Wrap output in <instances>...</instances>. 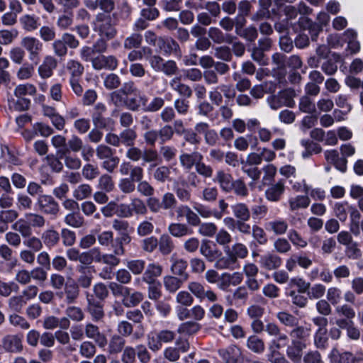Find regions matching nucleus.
<instances>
[{
  "label": "nucleus",
  "instance_id": "f257e3e1",
  "mask_svg": "<svg viewBox=\"0 0 363 363\" xmlns=\"http://www.w3.org/2000/svg\"><path fill=\"white\" fill-rule=\"evenodd\" d=\"M116 25L114 16L99 13L96 16L95 30L100 37L105 38L107 40L113 39L116 35Z\"/></svg>",
  "mask_w": 363,
  "mask_h": 363
},
{
  "label": "nucleus",
  "instance_id": "f03ea898",
  "mask_svg": "<svg viewBox=\"0 0 363 363\" xmlns=\"http://www.w3.org/2000/svg\"><path fill=\"white\" fill-rule=\"evenodd\" d=\"M21 46L28 52L32 62H38L43 49V43L37 38L26 36L22 38Z\"/></svg>",
  "mask_w": 363,
  "mask_h": 363
},
{
  "label": "nucleus",
  "instance_id": "7ed1b4c3",
  "mask_svg": "<svg viewBox=\"0 0 363 363\" xmlns=\"http://www.w3.org/2000/svg\"><path fill=\"white\" fill-rule=\"evenodd\" d=\"M157 48L165 56L174 55L177 57H181L182 55L179 43L170 36H160Z\"/></svg>",
  "mask_w": 363,
  "mask_h": 363
},
{
  "label": "nucleus",
  "instance_id": "20e7f679",
  "mask_svg": "<svg viewBox=\"0 0 363 363\" xmlns=\"http://www.w3.org/2000/svg\"><path fill=\"white\" fill-rule=\"evenodd\" d=\"M189 291L201 301L207 299L209 302L218 300L217 294L211 289H206L203 284L199 281H190L188 284Z\"/></svg>",
  "mask_w": 363,
  "mask_h": 363
},
{
  "label": "nucleus",
  "instance_id": "39448f33",
  "mask_svg": "<svg viewBox=\"0 0 363 363\" xmlns=\"http://www.w3.org/2000/svg\"><path fill=\"white\" fill-rule=\"evenodd\" d=\"M106 107L103 103H97L91 113V119L94 125L97 128H108L113 125L114 121L111 118L104 117Z\"/></svg>",
  "mask_w": 363,
  "mask_h": 363
},
{
  "label": "nucleus",
  "instance_id": "423d86ee",
  "mask_svg": "<svg viewBox=\"0 0 363 363\" xmlns=\"http://www.w3.org/2000/svg\"><path fill=\"white\" fill-rule=\"evenodd\" d=\"M36 204L39 210L45 214L56 216L60 212L58 203L50 195H40Z\"/></svg>",
  "mask_w": 363,
  "mask_h": 363
},
{
  "label": "nucleus",
  "instance_id": "0eeeda50",
  "mask_svg": "<svg viewBox=\"0 0 363 363\" xmlns=\"http://www.w3.org/2000/svg\"><path fill=\"white\" fill-rule=\"evenodd\" d=\"M86 300L87 302L86 311L91 316L92 320L95 322L101 320L105 315L104 305L101 302L89 292L86 294Z\"/></svg>",
  "mask_w": 363,
  "mask_h": 363
},
{
  "label": "nucleus",
  "instance_id": "6e6552de",
  "mask_svg": "<svg viewBox=\"0 0 363 363\" xmlns=\"http://www.w3.org/2000/svg\"><path fill=\"white\" fill-rule=\"evenodd\" d=\"M0 345L5 352L10 353H20L23 349L21 338L13 334L4 335L1 340Z\"/></svg>",
  "mask_w": 363,
  "mask_h": 363
},
{
  "label": "nucleus",
  "instance_id": "1a4fd4ad",
  "mask_svg": "<svg viewBox=\"0 0 363 363\" xmlns=\"http://www.w3.org/2000/svg\"><path fill=\"white\" fill-rule=\"evenodd\" d=\"M84 333L85 336L88 339L93 340L99 347L104 348L107 345L106 336L100 331L97 325L91 323H86L84 325Z\"/></svg>",
  "mask_w": 363,
  "mask_h": 363
},
{
  "label": "nucleus",
  "instance_id": "9d476101",
  "mask_svg": "<svg viewBox=\"0 0 363 363\" xmlns=\"http://www.w3.org/2000/svg\"><path fill=\"white\" fill-rule=\"evenodd\" d=\"M125 245L116 239L111 242V252L106 253L111 269L117 267L121 263L120 257L125 254Z\"/></svg>",
  "mask_w": 363,
  "mask_h": 363
},
{
  "label": "nucleus",
  "instance_id": "9b49d317",
  "mask_svg": "<svg viewBox=\"0 0 363 363\" xmlns=\"http://www.w3.org/2000/svg\"><path fill=\"white\" fill-rule=\"evenodd\" d=\"M306 348V344L298 340H291V344L286 347V355L294 363H299L303 357V351Z\"/></svg>",
  "mask_w": 363,
  "mask_h": 363
},
{
  "label": "nucleus",
  "instance_id": "f8f14e48",
  "mask_svg": "<svg viewBox=\"0 0 363 363\" xmlns=\"http://www.w3.org/2000/svg\"><path fill=\"white\" fill-rule=\"evenodd\" d=\"M284 191L285 182L283 179H279L266 189L264 196L266 199L270 202H278L281 200Z\"/></svg>",
  "mask_w": 363,
  "mask_h": 363
},
{
  "label": "nucleus",
  "instance_id": "ddd939ff",
  "mask_svg": "<svg viewBox=\"0 0 363 363\" xmlns=\"http://www.w3.org/2000/svg\"><path fill=\"white\" fill-rule=\"evenodd\" d=\"M208 38L216 44H231L236 38L230 34L223 33L217 27H211L208 30Z\"/></svg>",
  "mask_w": 363,
  "mask_h": 363
},
{
  "label": "nucleus",
  "instance_id": "4468645a",
  "mask_svg": "<svg viewBox=\"0 0 363 363\" xmlns=\"http://www.w3.org/2000/svg\"><path fill=\"white\" fill-rule=\"evenodd\" d=\"M281 263V258L274 253H267L262 255L259 260L261 267L269 271L277 269Z\"/></svg>",
  "mask_w": 363,
  "mask_h": 363
},
{
  "label": "nucleus",
  "instance_id": "2eb2a0df",
  "mask_svg": "<svg viewBox=\"0 0 363 363\" xmlns=\"http://www.w3.org/2000/svg\"><path fill=\"white\" fill-rule=\"evenodd\" d=\"M203 159V155L197 151L191 153L182 152L179 155V162L182 167L187 170H190L194 166L196 167L199 161Z\"/></svg>",
  "mask_w": 363,
  "mask_h": 363
},
{
  "label": "nucleus",
  "instance_id": "dca6fc26",
  "mask_svg": "<svg viewBox=\"0 0 363 363\" xmlns=\"http://www.w3.org/2000/svg\"><path fill=\"white\" fill-rule=\"evenodd\" d=\"M57 66V60L52 56L48 55L43 62L39 66L38 71L42 78L48 79L52 75L53 70Z\"/></svg>",
  "mask_w": 363,
  "mask_h": 363
},
{
  "label": "nucleus",
  "instance_id": "f3484780",
  "mask_svg": "<svg viewBox=\"0 0 363 363\" xmlns=\"http://www.w3.org/2000/svg\"><path fill=\"white\" fill-rule=\"evenodd\" d=\"M218 353L225 363H237L242 354L240 349L236 345L220 349Z\"/></svg>",
  "mask_w": 363,
  "mask_h": 363
},
{
  "label": "nucleus",
  "instance_id": "a211bd4d",
  "mask_svg": "<svg viewBox=\"0 0 363 363\" xmlns=\"http://www.w3.org/2000/svg\"><path fill=\"white\" fill-rule=\"evenodd\" d=\"M213 181L218 184L224 192H230V186H233V178L230 174L225 172L223 169H218Z\"/></svg>",
  "mask_w": 363,
  "mask_h": 363
},
{
  "label": "nucleus",
  "instance_id": "6ab92c4d",
  "mask_svg": "<svg viewBox=\"0 0 363 363\" xmlns=\"http://www.w3.org/2000/svg\"><path fill=\"white\" fill-rule=\"evenodd\" d=\"M341 60L340 55L333 52L330 57L321 64L322 71L327 75H333L337 70V63Z\"/></svg>",
  "mask_w": 363,
  "mask_h": 363
},
{
  "label": "nucleus",
  "instance_id": "aec40b11",
  "mask_svg": "<svg viewBox=\"0 0 363 363\" xmlns=\"http://www.w3.org/2000/svg\"><path fill=\"white\" fill-rule=\"evenodd\" d=\"M171 89L177 91L182 99H189L192 96L191 88L184 83H182L179 77H174L169 82Z\"/></svg>",
  "mask_w": 363,
  "mask_h": 363
},
{
  "label": "nucleus",
  "instance_id": "412c9836",
  "mask_svg": "<svg viewBox=\"0 0 363 363\" xmlns=\"http://www.w3.org/2000/svg\"><path fill=\"white\" fill-rule=\"evenodd\" d=\"M108 345V353L116 355L121 353L125 345V340L121 335L115 334L111 337Z\"/></svg>",
  "mask_w": 363,
  "mask_h": 363
},
{
  "label": "nucleus",
  "instance_id": "4be33fe9",
  "mask_svg": "<svg viewBox=\"0 0 363 363\" xmlns=\"http://www.w3.org/2000/svg\"><path fill=\"white\" fill-rule=\"evenodd\" d=\"M57 155L63 157L65 165L69 169H79L82 165L81 160L77 156L72 155L68 152V150H57Z\"/></svg>",
  "mask_w": 363,
  "mask_h": 363
},
{
  "label": "nucleus",
  "instance_id": "5701e85b",
  "mask_svg": "<svg viewBox=\"0 0 363 363\" xmlns=\"http://www.w3.org/2000/svg\"><path fill=\"white\" fill-rule=\"evenodd\" d=\"M64 294L65 295L66 303L72 304L75 303L79 296L78 284L73 280L67 282L65 285Z\"/></svg>",
  "mask_w": 363,
  "mask_h": 363
},
{
  "label": "nucleus",
  "instance_id": "b1692460",
  "mask_svg": "<svg viewBox=\"0 0 363 363\" xmlns=\"http://www.w3.org/2000/svg\"><path fill=\"white\" fill-rule=\"evenodd\" d=\"M77 270L80 275L77 279V284H78L79 288L82 287L83 289H88L91 286L93 275L91 272L86 269V267L82 265H79L77 267Z\"/></svg>",
  "mask_w": 363,
  "mask_h": 363
},
{
  "label": "nucleus",
  "instance_id": "393cba45",
  "mask_svg": "<svg viewBox=\"0 0 363 363\" xmlns=\"http://www.w3.org/2000/svg\"><path fill=\"white\" fill-rule=\"evenodd\" d=\"M277 340H272L271 342L269 349L271 351V355L269 357V360L271 362V359L278 358L276 357L277 354H279L278 350H280L283 346H285L289 341L288 335L279 333L277 337ZM280 356H279V357Z\"/></svg>",
  "mask_w": 363,
  "mask_h": 363
},
{
  "label": "nucleus",
  "instance_id": "a878e982",
  "mask_svg": "<svg viewBox=\"0 0 363 363\" xmlns=\"http://www.w3.org/2000/svg\"><path fill=\"white\" fill-rule=\"evenodd\" d=\"M332 363H354L355 357L350 352L340 353L336 348H333L329 354Z\"/></svg>",
  "mask_w": 363,
  "mask_h": 363
},
{
  "label": "nucleus",
  "instance_id": "bb28decb",
  "mask_svg": "<svg viewBox=\"0 0 363 363\" xmlns=\"http://www.w3.org/2000/svg\"><path fill=\"white\" fill-rule=\"evenodd\" d=\"M231 210L234 217L238 220H249L250 219V209L245 203H235L231 206Z\"/></svg>",
  "mask_w": 363,
  "mask_h": 363
},
{
  "label": "nucleus",
  "instance_id": "cd10ccee",
  "mask_svg": "<svg viewBox=\"0 0 363 363\" xmlns=\"http://www.w3.org/2000/svg\"><path fill=\"white\" fill-rule=\"evenodd\" d=\"M18 217L15 210L0 211V233L6 232L9 228V223L13 222Z\"/></svg>",
  "mask_w": 363,
  "mask_h": 363
},
{
  "label": "nucleus",
  "instance_id": "c85d7f7f",
  "mask_svg": "<svg viewBox=\"0 0 363 363\" xmlns=\"http://www.w3.org/2000/svg\"><path fill=\"white\" fill-rule=\"evenodd\" d=\"M288 202L290 211L294 212L299 209L308 208L310 205L311 199L306 195H298L291 197Z\"/></svg>",
  "mask_w": 363,
  "mask_h": 363
},
{
  "label": "nucleus",
  "instance_id": "c756f323",
  "mask_svg": "<svg viewBox=\"0 0 363 363\" xmlns=\"http://www.w3.org/2000/svg\"><path fill=\"white\" fill-rule=\"evenodd\" d=\"M19 23L23 30L28 32L35 30L40 23L39 18L34 14H24L19 18Z\"/></svg>",
  "mask_w": 363,
  "mask_h": 363
},
{
  "label": "nucleus",
  "instance_id": "7c9ffc66",
  "mask_svg": "<svg viewBox=\"0 0 363 363\" xmlns=\"http://www.w3.org/2000/svg\"><path fill=\"white\" fill-rule=\"evenodd\" d=\"M43 243L48 247L51 248L55 247L60 242V233L50 228L45 230L41 235Z\"/></svg>",
  "mask_w": 363,
  "mask_h": 363
},
{
  "label": "nucleus",
  "instance_id": "2f4dec72",
  "mask_svg": "<svg viewBox=\"0 0 363 363\" xmlns=\"http://www.w3.org/2000/svg\"><path fill=\"white\" fill-rule=\"evenodd\" d=\"M200 252L208 262H214L222 255V252L216 247H212L208 241L201 243Z\"/></svg>",
  "mask_w": 363,
  "mask_h": 363
},
{
  "label": "nucleus",
  "instance_id": "473e14b6",
  "mask_svg": "<svg viewBox=\"0 0 363 363\" xmlns=\"http://www.w3.org/2000/svg\"><path fill=\"white\" fill-rule=\"evenodd\" d=\"M214 267L218 270L230 269L233 270L235 269L237 262L230 253H225V256L223 255L215 260Z\"/></svg>",
  "mask_w": 363,
  "mask_h": 363
},
{
  "label": "nucleus",
  "instance_id": "72a5a7b5",
  "mask_svg": "<svg viewBox=\"0 0 363 363\" xmlns=\"http://www.w3.org/2000/svg\"><path fill=\"white\" fill-rule=\"evenodd\" d=\"M169 233L175 238H182L192 234V230L185 223H173L168 227Z\"/></svg>",
  "mask_w": 363,
  "mask_h": 363
},
{
  "label": "nucleus",
  "instance_id": "f704fd0d",
  "mask_svg": "<svg viewBox=\"0 0 363 363\" xmlns=\"http://www.w3.org/2000/svg\"><path fill=\"white\" fill-rule=\"evenodd\" d=\"M11 228L25 240L33 235L31 225L28 223V220L24 219L18 220L12 225Z\"/></svg>",
  "mask_w": 363,
  "mask_h": 363
},
{
  "label": "nucleus",
  "instance_id": "c9c22d12",
  "mask_svg": "<svg viewBox=\"0 0 363 363\" xmlns=\"http://www.w3.org/2000/svg\"><path fill=\"white\" fill-rule=\"evenodd\" d=\"M344 40L347 43V50L351 54L359 51L360 45L357 40V33L352 29H348L343 33Z\"/></svg>",
  "mask_w": 363,
  "mask_h": 363
},
{
  "label": "nucleus",
  "instance_id": "e433bc0d",
  "mask_svg": "<svg viewBox=\"0 0 363 363\" xmlns=\"http://www.w3.org/2000/svg\"><path fill=\"white\" fill-rule=\"evenodd\" d=\"M225 253H230L235 261L238 262V259H245L248 255L247 247L241 242H235L231 247L225 250Z\"/></svg>",
  "mask_w": 363,
  "mask_h": 363
},
{
  "label": "nucleus",
  "instance_id": "4c0bfd02",
  "mask_svg": "<svg viewBox=\"0 0 363 363\" xmlns=\"http://www.w3.org/2000/svg\"><path fill=\"white\" fill-rule=\"evenodd\" d=\"M66 69L69 74V79H81L84 71V67L82 63L75 60H68L66 64Z\"/></svg>",
  "mask_w": 363,
  "mask_h": 363
},
{
  "label": "nucleus",
  "instance_id": "58836bf2",
  "mask_svg": "<svg viewBox=\"0 0 363 363\" xmlns=\"http://www.w3.org/2000/svg\"><path fill=\"white\" fill-rule=\"evenodd\" d=\"M121 145L125 147L133 146L138 138V134L133 128H125L120 133Z\"/></svg>",
  "mask_w": 363,
  "mask_h": 363
},
{
  "label": "nucleus",
  "instance_id": "ea45409f",
  "mask_svg": "<svg viewBox=\"0 0 363 363\" xmlns=\"http://www.w3.org/2000/svg\"><path fill=\"white\" fill-rule=\"evenodd\" d=\"M201 326L196 321L189 320L181 323L177 328V333L180 335H192L200 330Z\"/></svg>",
  "mask_w": 363,
  "mask_h": 363
},
{
  "label": "nucleus",
  "instance_id": "a19ab883",
  "mask_svg": "<svg viewBox=\"0 0 363 363\" xmlns=\"http://www.w3.org/2000/svg\"><path fill=\"white\" fill-rule=\"evenodd\" d=\"M187 266V262L180 259L173 263L171 267V271L174 275L179 276L182 280L187 281L189 277L186 272Z\"/></svg>",
  "mask_w": 363,
  "mask_h": 363
},
{
  "label": "nucleus",
  "instance_id": "79ce46f5",
  "mask_svg": "<svg viewBox=\"0 0 363 363\" xmlns=\"http://www.w3.org/2000/svg\"><path fill=\"white\" fill-rule=\"evenodd\" d=\"M96 345L91 341H83L79 347V354L86 359H91L96 353Z\"/></svg>",
  "mask_w": 363,
  "mask_h": 363
},
{
  "label": "nucleus",
  "instance_id": "37998d69",
  "mask_svg": "<svg viewBox=\"0 0 363 363\" xmlns=\"http://www.w3.org/2000/svg\"><path fill=\"white\" fill-rule=\"evenodd\" d=\"M162 267L161 265L154 263L150 264L143 274V280L148 284H151L156 277L162 274Z\"/></svg>",
  "mask_w": 363,
  "mask_h": 363
},
{
  "label": "nucleus",
  "instance_id": "c03bdc74",
  "mask_svg": "<svg viewBox=\"0 0 363 363\" xmlns=\"http://www.w3.org/2000/svg\"><path fill=\"white\" fill-rule=\"evenodd\" d=\"M267 230L272 231L277 235H284L288 229V223L284 220H274L267 223Z\"/></svg>",
  "mask_w": 363,
  "mask_h": 363
},
{
  "label": "nucleus",
  "instance_id": "a18cd8bd",
  "mask_svg": "<svg viewBox=\"0 0 363 363\" xmlns=\"http://www.w3.org/2000/svg\"><path fill=\"white\" fill-rule=\"evenodd\" d=\"M186 281L174 276H166L163 279L164 288L169 293L176 292Z\"/></svg>",
  "mask_w": 363,
  "mask_h": 363
},
{
  "label": "nucleus",
  "instance_id": "49530a36",
  "mask_svg": "<svg viewBox=\"0 0 363 363\" xmlns=\"http://www.w3.org/2000/svg\"><path fill=\"white\" fill-rule=\"evenodd\" d=\"M64 222L69 226L74 228H79L84 226V219L79 212L74 211L67 214Z\"/></svg>",
  "mask_w": 363,
  "mask_h": 363
},
{
  "label": "nucleus",
  "instance_id": "de8ad7c7",
  "mask_svg": "<svg viewBox=\"0 0 363 363\" xmlns=\"http://www.w3.org/2000/svg\"><path fill=\"white\" fill-rule=\"evenodd\" d=\"M92 194V189L88 184H82L73 191L72 196L77 201H82L89 198Z\"/></svg>",
  "mask_w": 363,
  "mask_h": 363
},
{
  "label": "nucleus",
  "instance_id": "09e8293b",
  "mask_svg": "<svg viewBox=\"0 0 363 363\" xmlns=\"http://www.w3.org/2000/svg\"><path fill=\"white\" fill-rule=\"evenodd\" d=\"M276 316L278 320L286 327L293 328L298 324V319L287 311H279Z\"/></svg>",
  "mask_w": 363,
  "mask_h": 363
},
{
  "label": "nucleus",
  "instance_id": "8fccbe9b",
  "mask_svg": "<svg viewBox=\"0 0 363 363\" xmlns=\"http://www.w3.org/2000/svg\"><path fill=\"white\" fill-rule=\"evenodd\" d=\"M301 144L305 147V150L302 152V157L303 158H308L311 156L313 153L318 154L322 151V147L320 145L310 140H302Z\"/></svg>",
  "mask_w": 363,
  "mask_h": 363
},
{
  "label": "nucleus",
  "instance_id": "3c124183",
  "mask_svg": "<svg viewBox=\"0 0 363 363\" xmlns=\"http://www.w3.org/2000/svg\"><path fill=\"white\" fill-rule=\"evenodd\" d=\"M27 302L21 295L13 296L8 301L9 309L14 313H21Z\"/></svg>",
  "mask_w": 363,
  "mask_h": 363
},
{
  "label": "nucleus",
  "instance_id": "603ef678",
  "mask_svg": "<svg viewBox=\"0 0 363 363\" xmlns=\"http://www.w3.org/2000/svg\"><path fill=\"white\" fill-rule=\"evenodd\" d=\"M17 99H9V106L10 109L17 111H24L29 108L30 100L25 97H16Z\"/></svg>",
  "mask_w": 363,
  "mask_h": 363
},
{
  "label": "nucleus",
  "instance_id": "864d4df0",
  "mask_svg": "<svg viewBox=\"0 0 363 363\" xmlns=\"http://www.w3.org/2000/svg\"><path fill=\"white\" fill-rule=\"evenodd\" d=\"M350 220L351 223L350 225V230L352 234L355 236H358L360 234V228H359V219H360V213L359 212L354 208L350 206Z\"/></svg>",
  "mask_w": 363,
  "mask_h": 363
},
{
  "label": "nucleus",
  "instance_id": "5fc2aeb1",
  "mask_svg": "<svg viewBox=\"0 0 363 363\" xmlns=\"http://www.w3.org/2000/svg\"><path fill=\"white\" fill-rule=\"evenodd\" d=\"M18 313H13L9 316V323L15 327L19 328L21 330H28L30 327V323L23 316L18 314Z\"/></svg>",
  "mask_w": 363,
  "mask_h": 363
},
{
  "label": "nucleus",
  "instance_id": "6e6d98bb",
  "mask_svg": "<svg viewBox=\"0 0 363 363\" xmlns=\"http://www.w3.org/2000/svg\"><path fill=\"white\" fill-rule=\"evenodd\" d=\"M158 246L162 255L170 254L174 247L172 238L167 234L160 236L158 240Z\"/></svg>",
  "mask_w": 363,
  "mask_h": 363
},
{
  "label": "nucleus",
  "instance_id": "4d7b16f0",
  "mask_svg": "<svg viewBox=\"0 0 363 363\" xmlns=\"http://www.w3.org/2000/svg\"><path fill=\"white\" fill-rule=\"evenodd\" d=\"M216 242L224 247V250L229 248V244L232 242V235L224 228L220 229L215 235Z\"/></svg>",
  "mask_w": 363,
  "mask_h": 363
},
{
  "label": "nucleus",
  "instance_id": "13d9d810",
  "mask_svg": "<svg viewBox=\"0 0 363 363\" xmlns=\"http://www.w3.org/2000/svg\"><path fill=\"white\" fill-rule=\"evenodd\" d=\"M253 239L260 245H265L268 242V238L264 229L257 225H252L251 233Z\"/></svg>",
  "mask_w": 363,
  "mask_h": 363
},
{
  "label": "nucleus",
  "instance_id": "bf43d9fd",
  "mask_svg": "<svg viewBox=\"0 0 363 363\" xmlns=\"http://www.w3.org/2000/svg\"><path fill=\"white\" fill-rule=\"evenodd\" d=\"M45 160L53 172L60 173L62 171L64 165L61 160H63V157L57 155V152L56 155L50 154L47 155Z\"/></svg>",
  "mask_w": 363,
  "mask_h": 363
},
{
  "label": "nucleus",
  "instance_id": "052dcab7",
  "mask_svg": "<svg viewBox=\"0 0 363 363\" xmlns=\"http://www.w3.org/2000/svg\"><path fill=\"white\" fill-rule=\"evenodd\" d=\"M195 171L204 179L212 178L214 173L213 167L203 162V160H199L198 164H196Z\"/></svg>",
  "mask_w": 363,
  "mask_h": 363
},
{
  "label": "nucleus",
  "instance_id": "680f3d73",
  "mask_svg": "<svg viewBox=\"0 0 363 363\" xmlns=\"http://www.w3.org/2000/svg\"><path fill=\"white\" fill-rule=\"evenodd\" d=\"M247 347L252 352L260 354L264 351V341L257 336H250L247 341Z\"/></svg>",
  "mask_w": 363,
  "mask_h": 363
},
{
  "label": "nucleus",
  "instance_id": "e2e57ef3",
  "mask_svg": "<svg viewBox=\"0 0 363 363\" xmlns=\"http://www.w3.org/2000/svg\"><path fill=\"white\" fill-rule=\"evenodd\" d=\"M294 328L291 330L289 335L292 337V340H306L310 335L311 329L298 325L293 327Z\"/></svg>",
  "mask_w": 363,
  "mask_h": 363
},
{
  "label": "nucleus",
  "instance_id": "0e129e2a",
  "mask_svg": "<svg viewBox=\"0 0 363 363\" xmlns=\"http://www.w3.org/2000/svg\"><path fill=\"white\" fill-rule=\"evenodd\" d=\"M327 330L318 329L314 335V345L316 348L325 350L328 346Z\"/></svg>",
  "mask_w": 363,
  "mask_h": 363
},
{
  "label": "nucleus",
  "instance_id": "69168bd1",
  "mask_svg": "<svg viewBox=\"0 0 363 363\" xmlns=\"http://www.w3.org/2000/svg\"><path fill=\"white\" fill-rule=\"evenodd\" d=\"M142 41V35L138 33H134L125 39L123 46L128 50L138 48L141 45Z\"/></svg>",
  "mask_w": 363,
  "mask_h": 363
},
{
  "label": "nucleus",
  "instance_id": "338daca9",
  "mask_svg": "<svg viewBox=\"0 0 363 363\" xmlns=\"http://www.w3.org/2000/svg\"><path fill=\"white\" fill-rule=\"evenodd\" d=\"M108 289L104 283L99 282L94 285V296L99 301H104L109 295Z\"/></svg>",
  "mask_w": 363,
  "mask_h": 363
},
{
  "label": "nucleus",
  "instance_id": "774afa93",
  "mask_svg": "<svg viewBox=\"0 0 363 363\" xmlns=\"http://www.w3.org/2000/svg\"><path fill=\"white\" fill-rule=\"evenodd\" d=\"M66 315L74 322H81L84 318V313L79 307L72 306H68L65 310Z\"/></svg>",
  "mask_w": 363,
  "mask_h": 363
}]
</instances>
